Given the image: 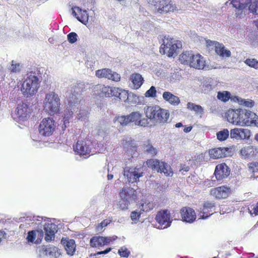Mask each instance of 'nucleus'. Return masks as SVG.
I'll return each mask as SVG.
<instances>
[{
    "instance_id": "obj_25",
    "label": "nucleus",
    "mask_w": 258,
    "mask_h": 258,
    "mask_svg": "<svg viewBox=\"0 0 258 258\" xmlns=\"http://www.w3.org/2000/svg\"><path fill=\"white\" fill-rule=\"evenodd\" d=\"M190 61L189 66L197 69H203L205 66L204 58L200 54H193V57Z\"/></svg>"
},
{
    "instance_id": "obj_53",
    "label": "nucleus",
    "mask_w": 258,
    "mask_h": 258,
    "mask_svg": "<svg viewBox=\"0 0 258 258\" xmlns=\"http://www.w3.org/2000/svg\"><path fill=\"white\" fill-rule=\"evenodd\" d=\"M120 88L115 87H111V91L110 92V97L117 98L118 95Z\"/></svg>"
},
{
    "instance_id": "obj_34",
    "label": "nucleus",
    "mask_w": 258,
    "mask_h": 258,
    "mask_svg": "<svg viewBox=\"0 0 258 258\" xmlns=\"http://www.w3.org/2000/svg\"><path fill=\"white\" fill-rule=\"evenodd\" d=\"M192 57L193 53L191 52L184 51L179 55V60L181 63L190 66Z\"/></svg>"
},
{
    "instance_id": "obj_44",
    "label": "nucleus",
    "mask_w": 258,
    "mask_h": 258,
    "mask_svg": "<svg viewBox=\"0 0 258 258\" xmlns=\"http://www.w3.org/2000/svg\"><path fill=\"white\" fill-rule=\"evenodd\" d=\"M21 65L19 63H16L14 60L12 61L10 71L12 73H19L21 71Z\"/></svg>"
},
{
    "instance_id": "obj_47",
    "label": "nucleus",
    "mask_w": 258,
    "mask_h": 258,
    "mask_svg": "<svg viewBox=\"0 0 258 258\" xmlns=\"http://www.w3.org/2000/svg\"><path fill=\"white\" fill-rule=\"evenodd\" d=\"M130 202L128 199H121L119 201L118 206L119 208L122 210H125L128 209Z\"/></svg>"
},
{
    "instance_id": "obj_57",
    "label": "nucleus",
    "mask_w": 258,
    "mask_h": 258,
    "mask_svg": "<svg viewBox=\"0 0 258 258\" xmlns=\"http://www.w3.org/2000/svg\"><path fill=\"white\" fill-rule=\"evenodd\" d=\"M246 111L247 110H245L243 115L242 117L241 118L242 119L241 121H242V122H241L242 125H241V126H247L248 125V123L249 122L248 121V120L246 119V115H247Z\"/></svg>"
},
{
    "instance_id": "obj_12",
    "label": "nucleus",
    "mask_w": 258,
    "mask_h": 258,
    "mask_svg": "<svg viewBox=\"0 0 258 258\" xmlns=\"http://www.w3.org/2000/svg\"><path fill=\"white\" fill-rule=\"evenodd\" d=\"M207 46L209 49H213L214 48L216 53L222 57H229L231 53V51L226 49L224 45L218 42L211 41L210 40H206Z\"/></svg>"
},
{
    "instance_id": "obj_49",
    "label": "nucleus",
    "mask_w": 258,
    "mask_h": 258,
    "mask_svg": "<svg viewBox=\"0 0 258 258\" xmlns=\"http://www.w3.org/2000/svg\"><path fill=\"white\" fill-rule=\"evenodd\" d=\"M231 4H232L233 7L236 9L241 11L243 10L244 5L243 4L240 3L239 0H231Z\"/></svg>"
},
{
    "instance_id": "obj_16",
    "label": "nucleus",
    "mask_w": 258,
    "mask_h": 258,
    "mask_svg": "<svg viewBox=\"0 0 258 258\" xmlns=\"http://www.w3.org/2000/svg\"><path fill=\"white\" fill-rule=\"evenodd\" d=\"M30 109L27 104H20L15 111L16 118L19 121L27 120L30 117Z\"/></svg>"
},
{
    "instance_id": "obj_43",
    "label": "nucleus",
    "mask_w": 258,
    "mask_h": 258,
    "mask_svg": "<svg viewBox=\"0 0 258 258\" xmlns=\"http://www.w3.org/2000/svg\"><path fill=\"white\" fill-rule=\"evenodd\" d=\"M156 93L157 91L156 88L154 86H151L150 88L146 92L145 95L146 97L155 98L156 97Z\"/></svg>"
},
{
    "instance_id": "obj_59",
    "label": "nucleus",
    "mask_w": 258,
    "mask_h": 258,
    "mask_svg": "<svg viewBox=\"0 0 258 258\" xmlns=\"http://www.w3.org/2000/svg\"><path fill=\"white\" fill-rule=\"evenodd\" d=\"M111 249L112 248L111 247L107 248L105 250L97 252L96 254L100 255L103 254H107L111 250Z\"/></svg>"
},
{
    "instance_id": "obj_9",
    "label": "nucleus",
    "mask_w": 258,
    "mask_h": 258,
    "mask_svg": "<svg viewBox=\"0 0 258 258\" xmlns=\"http://www.w3.org/2000/svg\"><path fill=\"white\" fill-rule=\"evenodd\" d=\"M155 220L161 229L169 227L172 221L171 213L166 209L158 211L156 215Z\"/></svg>"
},
{
    "instance_id": "obj_60",
    "label": "nucleus",
    "mask_w": 258,
    "mask_h": 258,
    "mask_svg": "<svg viewBox=\"0 0 258 258\" xmlns=\"http://www.w3.org/2000/svg\"><path fill=\"white\" fill-rule=\"evenodd\" d=\"M240 3H242L244 5L243 10L245 9L248 5H249L250 2L251 1V0H239Z\"/></svg>"
},
{
    "instance_id": "obj_5",
    "label": "nucleus",
    "mask_w": 258,
    "mask_h": 258,
    "mask_svg": "<svg viewBox=\"0 0 258 258\" xmlns=\"http://www.w3.org/2000/svg\"><path fill=\"white\" fill-rule=\"evenodd\" d=\"M122 125H126L128 123L134 122L136 125L145 126L148 122L147 119L142 118L141 113L138 111L133 112L128 115L117 116L114 120Z\"/></svg>"
},
{
    "instance_id": "obj_8",
    "label": "nucleus",
    "mask_w": 258,
    "mask_h": 258,
    "mask_svg": "<svg viewBox=\"0 0 258 258\" xmlns=\"http://www.w3.org/2000/svg\"><path fill=\"white\" fill-rule=\"evenodd\" d=\"M146 164L149 168L158 172L164 173L166 176L172 174L171 167L166 163L160 161L158 159H150L147 160Z\"/></svg>"
},
{
    "instance_id": "obj_15",
    "label": "nucleus",
    "mask_w": 258,
    "mask_h": 258,
    "mask_svg": "<svg viewBox=\"0 0 258 258\" xmlns=\"http://www.w3.org/2000/svg\"><path fill=\"white\" fill-rule=\"evenodd\" d=\"M95 75L99 78H104L115 82H118L120 80V75L109 69L98 70L96 71Z\"/></svg>"
},
{
    "instance_id": "obj_24",
    "label": "nucleus",
    "mask_w": 258,
    "mask_h": 258,
    "mask_svg": "<svg viewBox=\"0 0 258 258\" xmlns=\"http://www.w3.org/2000/svg\"><path fill=\"white\" fill-rule=\"evenodd\" d=\"M228 152V148H217L210 149L209 151L210 158L217 159L225 157Z\"/></svg>"
},
{
    "instance_id": "obj_64",
    "label": "nucleus",
    "mask_w": 258,
    "mask_h": 258,
    "mask_svg": "<svg viewBox=\"0 0 258 258\" xmlns=\"http://www.w3.org/2000/svg\"><path fill=\"white\" fill-rule=\"evenodd\" d=\"M113 177V175L112 174H108L107 175L108 180H111Z\"/></svg>"
},
{
    "instance_id": "obj_30",
    "label": "nucleus",
    "mask_w": 258,
    "mask_h": 258,
    "mask_svg": "<svg viewBox=\"0 0 258 258\" xmlns=\"http://www.w3.org/2000/svg\"><path fill=\"white\" fill-rule=\"evenodd\" d=\"M238 112H239V109H229L226 112V115L227 118V120L229 122L237 125Z\"/></svg>"
},
{
    "instance_id": "obj_36",
    "label": "nucleus",
    "mask_w": 258,
    "mask_h": 258,
    "mask_svg": "<svg viewBox=\"0 0 258 258\" xmlns=\"http://www.w3.org/2000/svg\"><path fill=\"white\" fill-rule=\"evenodd\" d=\"M141 211L148 212L154 209L155 204L153 202L145 201L140 206Z\"/></svg>"
},
{
    "instance_id": "obj_2",
    "label": "nucleus",
    "mask_w": 258,
    "mask_h": 258,
    "mask_svg": "<svg viewBox=\"0 0 258 258\" xmlns=\"http://www.w3.org/2000/svg\"><path fill=\"white\" fill-rule=\"evenodd\" d=\"M60 99L57 94L53 91L46 94L43 102V109L50 115H54L59 112Z\"/></svg>"
},
{
    "instance_id": "obj_62",
    "label": "nucleus",
    "mask_w": 258,
    "mask_h": 258,
    "mask_svg": "<svg viewBox=\"0 0 258 258\" xmlns=\"http://www.w3.org/2000/svg\"><path fill=\"white\" fill-rule=\"evenodd\" d=\"M192 128V127L191 126L184 127L183 129V132L186 133H189L191 131Z\"/></svg>"
},
{
    "instance_id": "obj_51",
    "label": "nucleus",
    "mask_w": 258,
    "mask_h": 258,
    "mask_svg": "<svg viewBox=\"0 0 258 258\" xmlns=\"http://www.w3.org/2000/svg\"><path fill=\"white\" fill-rule=\"evenodd\" d=\"M68 40L73 44L77 41V34L75 32H71L68 35Z\"/></svg>"
},
{
    "instance_id": "obj_29",
    "label": "nucleus",
    "mask_w": 258,
    "mask_h": 258,
    "mask_svg": "<svg viewBox=\"0 0 258 258\" xmlns=\"http://www.w3.org/2000/svg\"><path fill=\"white\" fill-rule=\"evenodd\" d=\"M55 226L52 224H46L44 226V230L45 233V239L46 241L49 242L54 238L55 232L53 227Z\"/></svg>"
},
{
    "instance_id": "obj_42",
    "label": "nucleus",
    "mask_w": 258,
    "mask_h": 258,
    "mask_svg": "<svg viewBox=\"0 0 258 258\" xmlns=\"http://www.w3.org/2000/svg\"><path fill=\"white\" fill-rule=\"evenodd\" d=\"M143 212L142 211L138 212L137 211H132L131 213L130 217L131 220L134 221L135 223L139 222V219L141 217V214Z\"/></svg>"
},
{
    "instance_id": "obj_54",
    "label": "nucleus",
    "mask_w": 258,
    "mask_h": 258,
    "mask_svg": "<svg viewBox=\"0 0 258 258\" xmlns=\"http://www.w3.org/2000/svg\"><path fill=\"white\" fill-rule=\"evenodd\" d=\"M241 104L247 107H251L254 105V102L251 100H246L245 99H242Z\"/></svg>"
},
{
    "instance_id": "obj_14",
    "label": "nucleus",
    "mask_w": 258,
    "mask_h": 258,
    "mask_svg": "<svg viewBox=\"0 0 258 258\" xmlns=\"http://www.w3.org/2000/svg\"><path fill=\"white\" fill-rule=\"evenodd\" d=\"M230 136L231 139L237 140H248L251 136V131L248 128H234L231 130Z\"/></svg>"
},
{
    "instance_id": "obj_32",
    "label": "nucleus",
    "mask_w": 258,
    "mask_h": 258,
    "mask_svg": "<svg viewBox=\"0 0 258 258\" xmlns=\"http://www.w3.org/2000/svg\"><path fill=\"white\" fill-rule=\"evenodd\" d=\"M136 190L133 188L127 187L122 188L119 192V196L121 199H128L129 200L131 197L130 194H132V198L134 199H136V195L134 194Z\"/></svg>"
},
{
    "instance_id": "obj_39",
    "label": "nucleus",
    "mask_w": 258,
    "mask_h": 258,
    "mask_svg": "<svg viewBox=\"0 0 258 258\" xmlns=\"http://www.w3.org/2000/svg\"><path fill=\"white\" fill-rule=\"evenodd\" d=\"M248 10L253 15H258V0L250 2L248 5Z\"/></svg>"
},
{
    "instance_id": "obj_45",
    "label": "nucleus",
    "mask_w": 258,
    "mask_h": 258,
    "mask_svg": "<svg viewBox=\"0 0 258 258\" xmlns=\"http://www.w3.org/2000/svg\"><path fill=\"white\" fill-rule=\"evenodd\" d=\"M117 98L119 99L121 101H125L128 99V92L125 90L120 89Z\"/></svg>"
},
{
    "instance_id": "obj_7",
    "label": "nucleus",
    "mask_w": 258,
    "mask_h": 258,
    "mask_svg": "<svg viewBox=\"0 0 258 258\" xmlns=\"http://www.w3.org/2000/svg\"><path fill=\"white\" fill-rule=\"evenodd\" d=\"M56 122L53 118L45 117L40 121L38 126V132L43 137H50L55 131Z\"/></svg>"
},
{
    "instance_id": "obj_58",
    "label": "nucleus",
    "mask_w": 258,
    "mask_h": 258,
    "mask_svg": "<svg viewBox=\"0 0 258 258\" xmlns=\"http://www.w3.org/2000/svg\"><path fill=\"white\" fill-rule=\"evenodd\" d=\"M246 114L247 115L246 119L248 120V121L251 122L255 113L250 111H246Z\"/></svg>"
},
{
    "instance_id": "obj_27",
    "label": "nucleus",
    "mask_w": 258,
    "mask_h": 258,
    "mask_svg": "<svg viewBox=\"0 0 258 258\" xmlns=\"http://www.w3.org/2000/svg\"><path fill=\"white\" fill-rule=\"evenodd\" d=\"M163 99L170 105L178 106L180 103L179 98L169 91H165L162 95Z\"/></svg>"
},
{
    "instance_id": "obj_48",
    "label": "nucleus",
    "mask_w": 258,
    "mask_h": 258,
    "mask_svg": "<svg viewBox=\"0 0 258 258\" xmlns=\"http://www.w3.org/2000/svg\"><path fill=\"white\" fill-rule=\"evenodd\" d=\"M118 253L120 256L124 257H127L130 254V251L124 247H121L118 249Z\"/></svg>"
},
{
    "instance_id": "obj_22",
    "label": "nucleus",
    "mask_w": 258,
    "mask_h": 258,
    "mask_svg": "<svg viewBox=\"0 0 258 258\" xmlns=\"http://www.w3.org/2000/svg\"><path fill=\"white\" fill-rule=\"evenodd\" d=\"M72 13L78 21L83 24H85L88 21V14L86 10H82L79 7H74L72 8Z\"/></svg>"
},
{
    "instance_id": "obj_10",
    "label": "nucleus",
    "mask_w": 258,
    "mask_h": 258,
    "mask_svg": "<svg viewBox=\"0 0 258 258\" xmlns=\"http://www.w3.org/2000/svg\"><path fill=\"white\" fill-rule=\"evenodd\" d=\"M117 239V236L116 235L109 237L95 236L91 238L90 245L92 247L100 248L104 245L113 242Z\"/></svg>"
},
{
    "instance_id": "obj_17",
    "label": "nucleus",
    "mask_w": 258,
    "mask_h": 258,
    "mask_svg": "<svg viewBox=\"0 0 258 258\" xmlns=\"http://www.w3.org/2000/svg\"><path fill=\"white\" fill-rule=\"evenodd\" d=\"M230 170L225 163L218 164L215 169L214 175L218 180L227 178L230 174Z\"/></svg>"
},
{
    "instance_id": "obj_13",
    "label": "nucleus",
    "mask_w": 258,
    "mask_h": 258,
    "mask_svg": "<svg viewBox=\"0 0 258 258\" xmlns=\"http://www.w3.org/2000/svg\"><path fill=\"white\" fill-rule=\"evenodd\" d=\"M124 175L129 182L134 183L139 181L140 177L143 176V172L140 168L127 167L124 169Z\"/></svg>"
},
{
    "instance_id": "obj_18",
    "label": "nucleus",
    "mask_w": 258,
    "mask_h": 258,
    "mask_svg": "<svg viewBox=\"0 0 258 258\" xmlns=\"http://www.w3.org/2000/svg\"><path fill=\"white\" fill-rule=\"evenodd\" d=\"M230 193V187L225 185L213 188L210 190V195L217 199H226L228 197Z\"/></svg>"
},
{
    "instance_id": "obj_11",
    "label": "nucleus",
    "mask_w": 258,
    "mask_h": 258,
    "mask_svg": "<svg viewBox=\"0 0 258 258\" xmlns=\"http://www.w3.org/2000/svg\"><path fill=\"white\" fill-rule=\"evenodd\" d=\"M74 151L80 156H88L91 152L90 142L87 140H78L73 146Z\"/></svg>"
},
{
    "instance_id": "obj_1",
    "label": "nucleus",
    "mask_w": 258,
    "mask_h": 258,
    "mask_svg": "<svg viewBox=\"0 0 258 258\" xmlns=\"http://www.w3.org/2000/svg\"><path fill=\"white\" fill-rule=\"evenodd\" d=\"M144 112L148 118L160 123H166L170 116L168 110L156 105L147 106L144 108Z\"/></svg>"
},
{
    "instance_id": "obj_63",
    "label": "nucleus",
    "mask_w": 258,
    "mask_h": 258,
    "mask_svg": "<svg viewBox=\"0 0 258 258\" xmlns=\"http://www.w3.org/2000/svg\"><path fill=\"white\" fill-rule=\"evenodd\" d=\"M175 126L176 127L178 128V127L182 126L183 125H182L181 122H178V123L175 124Z\"/></svg>"
},
{
    "instance_id": "obj_4",
    "label": "nucleus",
    "mask_w": 258,
    "mask_h": 258,
    "mask_svg": "<svg viewBox=\"0 0 258 258\" xmlns=\"http://www.w3.org/2000/svg\"><path fill=\"white\" fill-rule=\"evenodd\" d=\"M39 79L33 75H30L23 81L21 90L24 96H32L35 94L39 88Z\"/></svg>"
},
{
    "instance_id": "obj_37",
    "label": "nucleus",
    "mask_w": 258,
    "mask_h": 258,
    "mask_svg": "<svg viewBox=\"0 0 258 258\" xmlns=\"http://www.w3.org/2000/svg\"><path fill=\"white\" fill-rule=\"evenodd\" d=\"M187 108L190 110L195 111L196 113L202 114L204 112V109L201 106L191 102L187 103Z\"/></svg>"
},
{
    "instance_id": "obj_28",
    "label": "nucleus",
    "mask_w": 258,
    "mask_h": 258,
    "mask_svg": "<svg viewBox=\"0 0 258 258\" xmlns=\"http://www.w3.org/2000/svg\"><path fill=\"white\" fill-rule=\"evenodd\" d=\"M130 79L133 83V88L136 90L141 87L144 81L142 75L139 73L132 74Z\"/></svg>"
},
{
    "instance_id": "obj_23",
    "label": "nucleus",
    "mask_w": 258,
    "mask_h": 258,
    "mask_svg": "<svg viewBox=\"0 0 258 258\" xmlns=\"http://www.w3.org/2000/svg\"><path fill=\"white\" fill-rule=\"evenodd\" d=\"M61 243L63 245L68 254L73 255L76 250V244L74 239L62 238Z\"/></svg>"
},
{
    "instance_id": "obj_46",
    "label": "nucleus",
    "mask_w": 258,
    "mask_h": 258,
    "mask_svg": "<svg viewBox=\"0 0 258 258\" xmlns=\"http://www.w3.org/2000/svg\"><path fill=\"white\" fill-rule=\"evenodd\" d=\"M73 112L68 110L67 111H64V116L63 118V124L66 127L67 123H69V120L72 117Z\"/></svg>"
},
{
    "instance_id": "obj_26",
    "label": "nucleus",
    "mask_w": 258,
    "mask_h": 258,
    "mask_svg": "<svg viewBox=\"0 0 258 258\" xmlns=\"http://www.w3.org/2000/svg\"><path fill=\"white\" fill-rule=\"evenodd\" d=\"M110 91L111 87L109 86L98 84L94 87V92L95 94L100 97H110Z\"/></svg>"
},
{
    "instance_id": "obj_61",
    "label": "nucleus",
    "mask_w": 258,
    "mask_h": 258,
    "mask_svg": "<svg viewBox=\"0 0 258 258\" xmlns=\"http://www.w3.org/2000/svg\"><path fill=\"white\" fill-rule=\"evenodd\" d=\"M253 213L255 215H258V202L256 203V206L253 209Z\"/></svg>"
},
{
    "instance_id": "obj_50",
    "label": "nucleus",
    "mask_w": 258,
    "mask_h": 258,
    "mask_svg": "<svg viewBox=\"0 0 258 258\" xmlns=\"http://www.w3.org/2000/svg\"><path fill=\"white\" fill-rule=\"evenodd\" d=\"M111 221L112 220L111 219H105L96 226V228L98 229V230H100L103 228L107 226L108 224H109Z\"/></svg>"
},
{
    "instance_id": "obj_52",
    "label": "nucleus",
    "mask_w": 258,
    "mask_h": 258,
    "mask_svg": "<svg viewBox=\"0 0 258 258\" xmlns=\"http://www.w3.org/2000/svg\"><path fill=\"white\" fill-rule=\"evenodd\" d=\"M248 168L249 170L253 173L258 172V162H253L249 163Z\"/></svg>"
},
{
    "instance_id": "obj_40",
    "label": "nucleus",
    "mask_w": 258,
    "mask_h": 258,
    "mask_svg": "<svg viewBox=\"0 0 258 258\" xmlns=\"http://www.w3.org/2000/svg\"><path fill=\"white\" fill-rule=\"evenodd\" d=\"M230 97L231 94L230 92L228 91L219 92L217 94L218 99L223 102L228 101Z\"/></svg>"
},
{
    "instance_id": "obj_56",
    "label": "nucleus",
    "mask_w": 258,
    "mask_h": 258,
    "mask_svg": "<svg viewBox=\"0 0 258 258\" xmlns=\"http://www.w3.org/2000/svg\"><path fill=\"white\" fill-rule=\"evenodd\" d=\"M244 111H245V110H243L241 109H239V112H238V119H237V125H242L241 122H242L241 120L242 119L241 118L242 117V116L243 115Z\"/></svg>"
},
{
    "instance_id": "obj_41",
    "label": "nucleus",
    "mask_w": 258,
    "mask_h": 258,
    "mask_svg": "<svg viewBox=\"0 0 258 258\" xmlns=\"http://www.w3.org/2000/svg\"><path fill=\"white\" fill-rule=\"evenodd\" d=\"M245 63L251 68L258 70V60L255 58H247L244 61Z\"/></svg>"
},
{
    "instance_id": "obj_38",
    "label": "nucleus",
    "mask_w": 258,
    "mask_h": 258,
    "mask_svg": "<svg viewBox=\"0 0 258 258\" xmlns=\"http://www.w3.org/2000/svg\"><path fill=\"white\" fill-rule=\"evenodd\" d=\"M217 138L220 141L226 140L229 137V132L228 129H223V130L217 133Z\"/></svg>"
},
{
    "instance_id": "obj_19",
    "label": "nucleus",
    "mask_w": 258,
    "mask_h": 258,
    "mask_svg": "<svg viewBox=\"0 0 258 258\" xmlns=\"http://www.w3.org/2000/svg\"><path fill=\"white\" fill-rule=\"evenodd\" d=\"M215 207L214 202H205L202 207L199 210V216L202 219H206L213 214V211Z\"/></svg>"
},
{
    "instance_id": "obj_3",
    "label": "nucleus",
    "mask_w": 258,
    "mask_h": 258,
    "mask_svg": "<svg viewBox=\"0 0 258 258\" xmlns=\"http://www.w3.org/2000/svg\"><path fill=\"white\" fill-rule=\"evenodd\" d=\"M182 47L180 41L171 38H165L160 47L159 52L162 55L166 54L169 57L177 55L178 50Z\"/></svg>"
},
{
    "instance_id": "obj_31",
    "label": "nucleus",
    "mask_w": 258,
    "mask_h": 258,
    "mask_svg": "<svg viewBox=\"0 0 258 258\" xmlns=\"http://www.w3.org/2000/svg\"><path fill=\"white\" fill-rule=\"evenodd\" d=\"M142 148L145 153L150 154L151 156H155L157 153V149L152 146L149 140L143 142Z\"/></svg>"
},
{
    "instance_id": "obj_6",
    "label": "nucleus",
    "mask_w": 258,
    "mask_h": 258,
    "mask_svg": "<svg viewBox=\"0 0 258 258\" xmlns=\"http://www.w3.org/2000/svg\"><path fill=\"white\" fill-rule=\"evenodd\" d=\"M147 2L161 14H167L176 10V6L171 0H147Z\"/></svg>"
},
{
    "instance_id": "obj_35",
    "label": "nucleus",
    "mask_w": 258,
    "mask_h": 258,
    "mask_svg": "<svg viewBox=\"0 0 258 258\" xmlns=\"http://www.w3.org/2000/svg\"><path fill=\"white\" fill-rule=\"evenodd\" d=\"M40 233V236H42L43 232L42 231L38 230H32L28 232V235L26 238V239L28 242L30 243H38L39 241L38 240H35L36 238L37 234Z\"/></svg>"
},
{
    "instance_id": "obj_55",
    "label": "nucleus",
    "mask_w": 258,
    "mask_h": 258,
    "mask_svg": "<svg viewBox=\"0 0 258 258\" xmlns=\"http://www.w3.org/2000/svg\"><path fill=\"white\" fill-rule=\"evenodd\" d=\"M251 121V122H249L247 126H256L258 127V116L255 113Z\"/></svg>"
},
{
    "instance_id": "obj_21",
    "label": "nucleus",
    "mask_w": 258,
    "mask_h": 258,
    "mask_svg": "<svg viewBox=\"0 0 258 258\" xmlns=\"http://www.w3.org/2000/svg\"><path fill=\"white\" fill-rule=\"evenodd\" d=\"M38 251L41 256H52L56 257L59 254L58 248L55 246L42 245L39 247Z\"/></svg>"
},
{
    "instance_id": "obj_20",
    "label": "nucleus",
    "mask_w": 258,
    "mask_h": 258,
    "mask_svg": "<svg viewBox=\"0 0 258 258\" xmlns=\"http://www.w3.org/2000/svg\"><path fill=\"white\" fill-rule=\"evenodd\" d=\"M180 214L183 221L186 222L192 223L196 219V214L194 210L190 207H183L180 210Z\"/></svg>"
},
{
    "instance_id": "obj_33",
    "label": "nucleus",
    "mask_w": 258,
    "mask_h": 258,
    "mask_svg": "<svg viewBox=\"0 0 258 258\" xmlns=\"http://www.w3.org/2000/svg\"><path fill=\"white\" fill-rule=\"evenodd\" d=\"M240 153L243 158L248 159L254 155V148L252 146L245 147L240 150Z\"/></svg>"
}]
</instances>
